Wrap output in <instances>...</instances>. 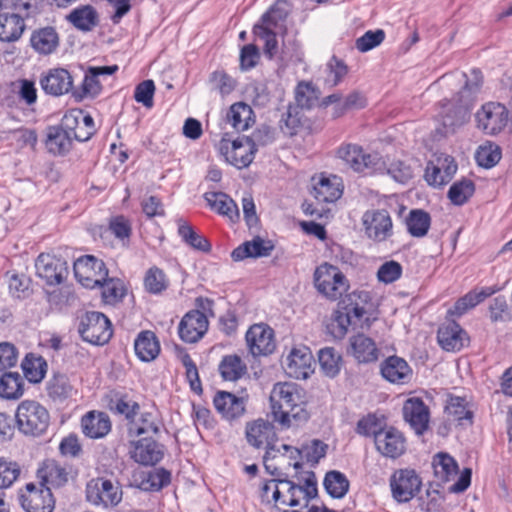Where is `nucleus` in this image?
<instances>
[{
    "label": "nucleus",
    "instance_id": "obj_1",
    "mask_svg": "<svg viewBox=\"0 0 512 512\" xmlns=\"http://www.w3.org/2000/svg\"><path fill=\"white\" fill-rule=\"evenodd\" d=\"M482 82V74L476 69L472 70L469 75L465 73H455L445 75L439 79L438 83L448 88L461 86L457 94L448 101V104L455 107V111L453 117L449 114L443 117V125L445 127L453 128L466 122L468 111L482 86Z\"/></svg>",
    "mask_w": 512,
    "mask_h": 512
},
{
    "label": "nucleus",
    "instance_id": "obj_2",
    "mask_svg": "<svg viewBox=\"0 0 512 512\" xmlns=\"http://www.w3.org/2000/svg\"><path fill=\"white\" fill-rule=\"evenodd\" d=\"M270 403L274 421L283 427H290L309 418L303 397L293 383H277L270 394Z\"/></svg>",
    "mask_w": 512,
    "mask_h": 512
},
{
    "label": "nucleus",
    "instance_id": "obj_3",
    "mask_svg": "<svg viewBox=\"0 0 512 512\" xmlns=\"http://www.w3.org/2000/svg\"><path fill=\"white\" fill-rule=\"evenodd\" d=\"M371 297L366 291H353L343 300V310H336L327 326L334 338H343L350 325H360L367 314V304Z\"/></svg>",
    "mask_w": 512,
    "mask_h": 512
},
{
    "label": "nucleus",
    "instance_id": "obj_4",
    "mask_svg": "<svg viewBox=\"0 0 512 512\" xmlns=\"http://www.w3.org/2000/svg\"><path fill=\"white\" fill-rule=\"evenodd\" d=\"M16 426L20 433L29 437H40L50 424L47 408L35 400L21 401L15 412Z\"/></svg>",
    "mask_w": 512,
    "mask_h": 512
},
{
    "label": "nucleus",
    "instance_id": "obj_5",
    "mask_svg": "<svg viewBox=\"0 0 512 512\" xmlns=\"http://www.w3.org/2000/svg\"><path fill=\"white\" fill-rule=\"evenodd\" d=\"M337 156L357 173L372 175L385 168L384 159L380 154L366 153L357 144H342L337 150Z\"/></svg>",
    "mask_w": 512,
    "mask_h": 512
},
{
    "label": "nucleus",
    "instance_id": "obj_6",
    "mask_svg": "<svg viewBox=\"0 0 512 512\" xmlns=\"http://www.w3.org/2000/svg\"><path fill=\"white\" fill-rule=\"evenodd\" d=\"M337 156L357 173L372 175L385 168L384 159L380 154L366 153L357 144H342L337 150Z\"/></svg>",
    "mask_w": 512,
    "mask_h": 512
},
{
    "label": "nucleus",
    "instance_id": "obj_7",
    "mask_svg": "<svg viewBox=\"0 0 512 512\" xmlns=\"http://www.w3.org/2000/svg\"><path fill=\"white\" fill-rule=\"evenodd\" d=\"M314 283L317 290L331 300H337L349 288L348 280L340 269L328 263L317 267Z\"/></svg>",
    "mask_w": 512,
    "mask_h": 512
},
{
    "label": "nucleus",
    "instance_id": "obj_8",
    "mask_svg": "<svg viewBox=\"0 0 512 512\" xmlns=\"http://www.w3.org/2000/svg\"><path fill=\"white\" fill-rule=\"evenodd\" d=\"M261 130L253 134V139L249 137H239L229 142L222 140L219 150L224 155L227 162L238 169L245 168L251 164L257 151L255 141L260 140Z\"/></svg>",
    "mask_w": 512,
    "mask_h": 512
},
{
    "label": "nucleus",
    "instance_id": "obj_9",
    "mask_svg": "<svg viewBox=\"0 0 512 512\" xmlns=\"http://www.w3.org/2000/svg\"><path fill=\"white\" fill-rule=\"evenodd\" d=\"M245 438L247 443L256 449L264 448L266 450L264 459L274 457V452H280L276 449L277 434L274 425L268 420L262 418L250 421L245 426Z\"/></svg>",
    "mask_w": 512,
    "mask_h": 512
},
{
    "label": "nucleus",
    "instance_id": "obj_10",
    "mask_svg": "<svg viewBox=\"0 0 512 512\" xmlns=\"http://www.w3.org/2000/svg\"><path fill=\"white\" fill-rule=\"evenodd\" d=\"M393 499L398 503H407L421 490L422 480L414 469L395 470L389 479Z\"/></svg>",
    "mask_w": 512,
    "mask_h": 512
},
{
    "label": "nucleus",
    "instance_id": "obj_11",
    "mask_svg": "<svg viewBox=\"0 0 512 512\" xmlns=\"http://www.w3.org/2000/svg\"><path fill=\"white\" fill-rule=\"evenodd\" d=\"M73 269L78 282L90 289L98 287L108 276L105 263L93 255L79 257L74 262Z\"/></svg>",
    "mask_w": 512,
    "mask_h": 512
},
{
    "label": "nucleus",
    "instance_id": "obj_12",
    "mask_svg": "<svg viewBox=\"0 0 512 512\" xmlns=\"http://www.w3.org/2000/svg\"><path fill=\"white\" fill-rule=\"evenodd\" d=\"M82 339L94 345H104L112 336L110 320L100 312H88L79 325Z\"/></svg>",
    "mask_w": 512,
    "mask_h": 512
},
{
    "label": "nucleus",
    "instance_id": "obj_13",
    "mask_svg": "<svg viewBox=\"0 0 512 512\" xmlns=\"http://www.w3.org/2000/svg\"><path fill=\"white\" fill-rule=\"evenodd\" d=\"M86 494L91 504L105 508L114 507L122 500V490L118 483L104 478L91 481L87 485Z\"/></svg>",
    "mask_w": 512,
    "mask_h": 512
},
{
    "label": "nucleus",
    "instance_id": "obj_14",
    "mask_svg": "<svg viewBox=\"0 0 512 512\" xmlns=\"http://www.w3.org/2000/svg\"><path fill=\"white\" fill-rule=\"evenodd\" d=\"M478 128L486 134L495 135L503 130L508 122L507 108L498 102H489L476 114Z\"/></svg>",
    "mask_w": 512,
    "mask_h": 512
},
{
    "label": "nucleus",
    "instance_id": "obj_15",
    "mask_svg": "<svg viewBox=\"0 0 512 512\" xmlns=\"http://www.w3.org/2000/svg\"><path fill=\"white\" fill-rule=\"evenodd\" d=\"M362 223L366 235L374 241H385L393 234L391 216L384 209L366 211Z\"/></svg>",
    "mask_w": 512,
    "mask_h": 512
},
{
    "label": "nucleus",
    "instance_id": "obj_16",
    "mask_svg": "<svg viewBox=\"0 0 512 512\" xmlns=\"http://www.w3.org/2000/svg\"><path fill=\"white\" fill-rule=\"evenodd\" d=\"M245 339L253 356H267L276 348L274 331L266 324L252 325L246 332Z\"/></svg>",
    "mask_w": 512,
    "mask_h": 512
},
{
    "label": "nucleus",
    "instance_id": "obj_17",
    "mask_svg": "<svg viewBox=\"0 0 512 512\" xmlns=\"http://www.w3.org/2000/svg\"><path fill=\"white\" fill-rule=\"evenodd\" d=\"M313 356L307 346L294 347L287 355L283 366L285 373L295 379H307L313 373Z\"/></svg>",
    "mask_w": 512,
    "mask_h": 512
},
{
    "label": "nucleus",
    "instance_id": "obj_18",
    "mask_svg": "<svg viewBox=\"0 0 512 512\" xmlns=\"http://www.w3.org/2000/svg\"><path fill=\"white\" fill-rule=\"evenodd\" d=\"M35 268L37 275L51 286L61 284L67 275L66 262L51 254H40Z\"/></svg>",
    "mask_w": 512,
    "mask_h": 512
},
{
    "label": "nucleus",
    "instance_id": "obj_19",
    "mask_svg": "<svg viewBox=\"0 0 512 512\" xmlns=\"http://www.w3.org/2000/svg\"><path fill=\"white\" fill-rule=\"evenodd\" d=\"M374 441L378 452L388 458L395 459L406 450V439L403 433L394 427L379 429Z\"/></svg>",
    "mask_w": 512,
    "mask_h": 512
},
{
    "label": "nucleus",
    "instance_id": "obj_20",
    "mask_svg": "<svg viewBox=\"0 0 512 512\" xmlns=\"http://www.w3.org/2000/svg\"><path fill=\"white\" fill-rule=\"evenodd\" d=\"M209 322L207 316L197 310L187 312L178 326V334L186 343L198 342L207 332Z\"/></svg>",
    "mask_w": 512,
    "mask_h": 512
},
{
    "label": "nucleus",
    "instance_id": "obj_21",
    "mask_svg": "<svg viewBox=\"0 0 512 512\" xmlns=\"http://www.w3.org/2000/svg\"><path fill=\"white\" fill-rule=\"evenodd\" d=\"M21 506L26 512H52L54 499L49 487L38 488L34 484L26 485L20 495Z\"/></svg>",
    "mask_w": 512,
    "mask_h": 512
},
{
    "label": "nucleus",
    "instance_id": "obj_22",
    "mask_svg": "<svg viewBox=\"0 0 512 512\" xmlns=\"http://www.w3.org/2000/svg\"><path fill=\"white\" fill-rule=\"evenodd\" d=\"M403 417L416 434L422 435L429 427L430 410L421 398L410 397L404 402Z\"/></svg>",
    "mask_w": 512,
    "mask_h": 512
},
{
    "label": "nucleus",
    "instance_id": "obj_23",
    "mask_svg": "<svg viewBox=\"0 0 512 512\" xmlns=\"http://www.w3.org/2000/svg\"><path fill=\"white\" fill-rule=\"evenodd\" d=\"M129 454L131 458L141 465H155L164 455L163 447L150 437L131 441Z\"/></svg>",
    "mask_w": 512,
    "mask_h": 512
},
{
    "label": "nucleus",
    "instance_id": "obj_24",
    "mask_svg": "<svg viewBox=\"0 0 512 512\" xmlns=\"http://www.w3.org/2000/svg\"><path fill=\"white\" fill-rule=\"evenodd\" d=\"M247 397L237 396L231 392L218 391L213 399L217 412L226 420L240 418L246 411Z\"/></svg>",
    "mask_w": 512,
    "mask_h": 512
},
{
    "label": "nucleus",
    "instance_id": "obj_25",
    "mask_svg": "<svg viewBox=\"0 0 512 512\" xmlns=\"http://www.w3.org/2000/svg\"><path fill=\"white\" fill-rule=\"evenodd\" d=\"M71 473L68 465L62 464L55 459H46L38 468L37 475L41 480V484L45 487L59 488L64 486Z\"/></svg>",
    "mask_w": 512,
    "mask_h": 512
},
{
    "label": "nucleus",
    "instance_id": "obj_26",
    "mask_svg": "<svg viewBox=\"0 0 512 512\" xmlns=\"http://www.w3.org/2000/svg\"><path fill=\"white\" fill-rule=\"evenodd\" d=\"M313 196L318 202L329 203L338 200L343 193V184L336 175L320 174L313 177Z\"/></svg>",
    "mask_w": 512,
    "mask_h": 512
},
{
    "label": "nucleus",
    "instance_id": "obj_27",
    "mask_svg": "<svg viewBox=\"0 0 512 512\" xmlns=\"http://www.w3.org/2000/svg\"><path fill=\"white\" fill-rule=\"evenodd\" d=\"M42 89L50 95L60 96L73 91V78L64 68L51 69L40 80Z\"/></svg>",
    "mask_w": 512,
    "mask_h": 512
},
{
    "label": "nucleus",
    "instance_id": "obj_28",
    "mask_svg": "<svg viewBox=\"0 0 512 512\" xmlns=\"http://www.w3.org/2000/svg\"><path fill=\"white\" fill-rule=\"evenodd\" d=\"M45 136V146L53 155H65L72 148L73 140L69 130L64 126L63 119L59 125L47 127Z\"/></svg>",
    "mask_w": 512,
    "mask_h": 512
},
{
    "label": "nucleus",
    "instance_id": "obj_29",
    "mask_svg": "<svg viewBox=\"0 0 512 512\" xmlns=\"http://www.w3.org/2000/svg\"><path fill=\"white\" fill-rule=\"evenodd\" d=\"M381 374L389 382L404 385L412 379V369L409 364L398 356H390L381 364Z\"/></svg>",
    "mask_w": 512,
    "mask_h": 512
},
{
    "label": "nucleus",
    "instance_id": "obj_30",
    "mask_svg": "<svg viewBox=\"0 0 512 512\" xmlns=\"http://www.w3.org/2000/svg\"><path fill=\"white\" fill-rule=\"evenodd\" d=\"M59 44L60 37L54 27L38 28L31 33L30 46L39 55L47 56L56 52Z\"/></svg>",
    "mask_w": 512,
    "mask_h": 512
},
{
    "label": "nucleus",
    "instance_id": "obj_31",
    "mask_svg": "<svg viewBox=\"0 0 512 512\" xmlns=\"http://www.w3.org/2000/svg\"><path fill=\"white\" fill-rule=\"evenodd\" d=\"M81 427L85 436L91 439H99L110 432L111 421L104 412L90 411L82 417Z\"/></svg>",
    "mask_w": 512,
    "mask_h": 512
},
{
    "label": "nucleus",
    "instance_id": "obj_32",
    "mask_svg": "<svg viewBox=\"0 0 512 512\" xmlns=\"http://www.w3.org/2000/svg\"><path fill=\"white\" fill-rule=\"evenodd\" d=\"M440 346L446 351H459L467 342L466 332L455 321L448 322L438 329Z\"/></svg>",
    "mask_w": 512,
    "mask_h": 512
},
{
    "label": "nucleus",
    "instance_id": "obj_33",
    "mask_svg": "<svg viewBox=\"0 0 512 512\" xmlns=\"http://www.w3.org/2000/svg\"><path fill=\"white\" fill-rule=\"evenodd\" d=\"M161 426L162 422L157 411H139L137 416L129 422L128 433L130 436L156 435L160 432Z\"/></svg>",
    "mask_w": 512,
    "mask_h": 512
},
{
    "label": "nucleus",
    "instance_id": "obj_34",
    "mask_svg": "<svg viewBox=\"0 0 512 512\" xmlns=\"http://www.w3.org/2000/svg\"><path fill=\"white\" fill-rule=\"evenodd\" d=\"M204 199L212 210L227 217L231 222L239 220L240 213L238 206L227 194L223 192H206Z\"/></svg>",
    "mask_w": 512,
    "mask_h": 512
},
{
    "label": "nucleus",
    "instance_id": "obj_35",
    "mask_svg": "<svg viewBox=\"0 0 512 512\" xmlns=\"http://www.w3.org/2000/svg\"><path fill=\"white\" fill-rule=\"evenodd\" d=\"M134 350L141 361L154 360L160 353V343L156 334L150 330L141 331L135 338Z\"/></svg>",
    "mask_w": 512,
    "mask_h": 512
},
{
    "label": "nucleus",
    "instance_id": "obj_36",
    "mask_svg": "<svg viewBox=\"0 0 512 512\" xmlns=\"http://www.w3.org/2000/svg\"><path fill=\"white\" fill-rule=\"evenodd\" d=\"M274 246L270 241H264L260 237L254 238L238 246L231 253L234 261H241L248 257H266L269 256Z\"/></svg>",
    "mask_w": 512,
    "mask_h": 512
},
{
    "label": "nucleus",
    "instance_id": "obj_37",
    "mask_svg": "<svg viewBox=\"0 0 512 512\" xmlns=\"http://www.w3.org/2000/svg\"><path fill=\"white\" fill-rule=\"evenodd\" d=\"M66 19L76 29L83 32L91 31L99 23V15L91 5H83L73 9L66 16Z\"/></svg>",
    "mask_w": 512,
    "mask_h": 512
},
{
    "label": "nucleus",
    "instance_id": "obj_38",
    "mask_svg": "<svg viewBox=\"0 0 512 512\" xmlns=\"http://www.w3.org/2000/svg\"><path fill=\"white\" fill-rule=\"evenodd\" d=\"M25 28V22L14 13L0 14V41L10 43L19 40Z\"/></svg>",
    "mask_w": 512,
    "mask_h": 512
},
{
    "label": "nucleus",
    "instance_id": "obj_39",
    "mask_svg": "<svg viewBox=\"0 0 512 512\" xmlns=\"http://www.w3.org/2000/svg\"><path fill=\"white\" fill-rule=\"evenodd\" d=\"M350 351L358 362L363 363L375 361L378 356L374 341L364 334L355 335L350 339Z\"/></svg>",
    "mask_w": 512,
    "mask_h": 512
},
{
    "label": "nucleus",
    "instance_id": "obj_40",
    "mask_svg": "<svg viewBox=\"0 0 512 512\" xmlns=\"http://www.w3.org/2000/svg\"><path fill=\"white\" fill-rule=\"evenodd\" d=\"M328 446L320 440H313L309 444L303 445L301 449L292 448L287 444H282L281 449L285 452L291 451V458H298L301 454H304L307 462L317 464L319 460L325 457Z\"/></svg>",
    "mask_w": 512,
    "mask_h": 512
},
{
    "label": "nucleus",
    "instance_id": "obj_41",
    "mask_svg": "<svg viewBox=\"0 0 512 512\" xmlns=\"http://www.w3.org/2000/svg\"><path fill=\"white\" fill-rule=\"evenodd\" d=\"M221 377L226 381H237L247 372V366L236 354L226 355L219 364Z\"/></svg>",
    "mask_w": 512,
    "mask_h": 512
},
{
    "label": "nucleus",
    "instance_id": "obj_42",
    "mask_svg": "<svg viewBox=\"0 0 512 512\" xmlns=\"http://www.w3.org/2000/svg\"><path fill=\"white\" fill-rule=\"evenodd\" d=\"M318 362L323 374L329 378L336 377L342 367V357L333 347H324L318 352Z\"/></svg>",
    "mask_w": 512,
    "mask_h": 512
},
{
    "label": "nucleus",
    "instance_id": "obj_43",
    "mask_svg": "<svg viewBox=\"0 0 512 512\" xmlns=\"http://www.w3.org/2000/svg\"><path fill=\"white\" fill-rule=\"evenodd\" d=\"M493 291L490 289H482L481 291H470L463 297L458 299L454 306L448 310L450 315L461 316L468 310L474 308L476 305L489 297Z\"/></svg>",
    "mask_w": 512,
    "mask_h": 512
},
{
    "label": "nucleus",
    "instance_id": "obj_44",
    "mask_svg": "<svg viewBox=\"0 0 512 512\" xmlns=\"http://www.w3.org/2000/svg\"><path fill=\"white\" fill-rule=\"evenodd\" d=\"M253 111L245 103L233 104L226 116L227 122L237 131H244L250 127Z\"/></svg>",
    "mask_w": 512,
    "mask_h": 512
},
{
    "label": "nucleus",
    "instance_id": "obj_45",
    "mask_svg": "<svg viewBox=\"0 0 512 512\" xmlns=\"http://www.w3.org/2000/svg\"><path fill=\"white\" fill-rule=\"evenodd\" d=\"M430 225V215L421 209L411 210L406 218L407 230L413 237H424L428 233Z\"/></svg>",
    "mask_w": 512,
    "mask_h": 512
},
{
    "label": "nucleus",
    "instance_id": "obj_46",
    "mask_svg": "<svg viewBox=\"0 0 512 512\" xmlns=\"http://www.w3.org/2000/svg\"><path fill=\"white\" fill-rule=\"evenodd\" d=\"M22 370L29 382L39 383L47 372V363L41 356L29 354L22 361Z\"/></svg>",
    "mask_w": 512,
    "mask_h": 512
},
{
    "label": "nucleus",
    "instance_id": "obj_47",
    "mask_svg": "<svg viewBox=\"0 0 512 512\" xmlns=\"http://www.w3.org/2000/svg\"><path fill=\"white\" fill-rule=\"evenodd\" d=\"M385 168L381 171H377L376 174H388L396 182L405 184L413 178L414 172L410 164L405 161L394 159H384Z\"/></svg>",
    "mask_w": 512,
    "mask_h": 512
},
{
    "label": "nucleus",
    "instance_id": "obj_48",
    "mask_svg": "<svg viewBox=\"0 0 512 512\" xmlns=\"http://www.w3.org/2000/svg\"><path fill=\"white\" fill-rule=\"evenodd\" d=\"M347 73L348 67L344 61L333 56L328 60L323 71L324 84L329 88L335 87L342 82Z\"/></svg>",
    "mask_w": 512,
    "mask_h": 512
},
{
    "label": "nucleus",
    "instance_id": "obj_49",
    "mask_svg": "<svg viewBox=\"0 0 512 512\" xmlns=\"http://www.w3.org/2000/svg\"><path fill=\"white\" fill-rule=\"evenodd\" d=\"M323 485L327 493L333 498H343L349 489L347 477L339 471H330L326 474Z\"/></svg>",
    "mask_w": 512,
    "mask_h": 512
},
{
    "label": "nucleus",
    "instance_id": "obj_50",
    "mask_svg": "<svg viewBox=\"0 0 512 512\" xmlns=\"http://www.w3.org/2000/svg\"><path fill=\"white\" fill-rule=\"evenodd\" d=\"M23 379L18 373H5L0 378V396L5 399H18L23 393Z\"/></svg>",
    "mask_w": 512,
    "mask_h": 512
},
{
    "label": "nucleus",
    "instance_id": "obj_51",
    "mask_svg": "<svg viewBox=\"0 0 512 512\" xmlns=\"http://www.w3.org/2000/svg\"><path fill=\"white\" fill-rule=\"evenodd\" d=\"M445 413L449 420L462 422L467 420L469 423L472 421V411L468 408V403L465 398L459 396H450L445 406Z\"/></svg>",
    "mask_w": 512,
    "mask_h": 512
},
{
    "label": "nucleus",
    "instance_id": "obj_52",
    "mask_svg": "<svg viewBox=\"0 0 512 512\" xmlns=\"http://www.w3.org/2000/svg\"><path fill=\"white\" fill-rule=\"evenodd\" d=\"M169 286V280L163 270L154 266L147 270L144 277L145 290L151 294H161Z\"/></svg>",
    "mask_w": 512,
    "mask_h": 512
},
{
    "label": "nucleus",
    "instance_id": "obj_53",
    "mask_svg": "<svg viewBox=\"0 0 512 512\" xmlns=\"http://www.w3.org/2000/svg\"><path fill=\"white\" fill-rule=\"evenodd\" d=\"M178 234L183 241L194 249L208 252L211 249L209 241L202 235L197 234L186 222H178Z\"/></svg>",
    "mask_w": 512,
    "mask_h": 512
},
{
    "label": "nucleus",
    "instance_id": "obj_54",
    "mask_svg": "<svg viewBox=\"0 0 512 512\" xmlns=\"http://www.w3.org/2000/svg\"><path fill=\"white\" fill-rule=\"evenodd\" d=\"M102 288V299L106 304H115L120 302L125 296V286L122 280L118 278H108L100 285Z\"/></svg>",
    "mask_w": 512,
    "mask_h": 512
},
{
    "label": "nucleus",
    "instance_id": "obj_55",
    "mask_svg": "<svg viewBox=\"0 0 512 512\" xmlns=\"http://www.w3.org/2000/svg\"><path fill=\"white\" fill-rule=\"evenodd\" d=\"M433 468L436 477L442 482H447L455 475L458 469L456 461L446 453H439L434 457Z\"/></svg>",
    "mask_w": 512,
    "mask_h": 512
},
{
    "label": "nucleus",
    "instance_id": "obj_56",
    "mask_svg": "<svg viewBox=\"0 0 512 512\" xmlns=\"http://www.w3.org/2000/svg\"><path fill=\"white\" fill-rule=\"evenodd\" d=\"M44 0H11L10 8L12 13L21 17L23 22L26 19L37 16L41 13Z\"/></svg>",
    "mask_w": 512,
    "mask_h": 512
},
{
    "label": "nucleus",
    "instance_id": "obj_57",
    "mask_svg": "<svg viewBox=\"0 0 512 512\" xmlns=\"http://www.w3.org/2000/svg\"><path fill=\"white\" fill-rule=\"evenodd\" d=\"M475 185L470 179L455 182L448 191V198L454 205L461 206L474 194Z\"/></svg>",
    "mask_w": 512,
    "mask_h": 512
},
{
    "label": "nucleus",
    "instance_id": "obj_58",
    "mask_svg": "<svg viewBox=\"0 0 512 512\" xmlns=\"http://www.w3.org/2000/svg\"><path fill=\"white\" fill-rule=\"evenodd\" d=\"M287 2L279 0L272 5L269 10L261 17V23L257 25L266 26L268 29H273L283 22L288 15Z\"/></svg>",
    "mask_w": 512,
    "mask_h": 512
},
{
    "label": "nucleus",
    "instance_id": "obj_59",
    "mask_svg": "<svg viewBox=\"0 0 512 512\" xmlns=\"http://www.w3.org/2000/svg\"><path fill=\"white\" fill-rule=\"evenodd\" d=\"M478 165L491 168L495 166L501 159V149L497 144L486 143L479 146L475 154Z\"/></svg>",
    "mask_w": 512,
    "mask_h": 512
},
{
    "label": "nucleus",
    "instance_id": "obj_60",
    "mask_svg": "<svg viewBox=\"0 0 512 512\" xmlns=\"http://www.w3.org/2000/svg\"><path fill=\"white\" fill-rule=\"evenodd\" d=\"M20 466L17 462L0 457V489H6L20 476Z\"/></svg>",
    "mask_w": 512,
    "mask_h": 512
},
{
    "label": "nucleus",
    "instance_id": "obj_61",
    "mask_svg": "<svg viewBox=\"0 0 512 512\" xmlns=\"http://www.w3.org/2000/svg\"><path fill=\"white\" fill-rule=\"evenodd\" d=\"M62 119L64 121V126L69 130L72 140L84 142L89 140L94 134V129L79 124L77 118L74 117L73 114L65 113Z\"/></svg>",
    "mask_w": 512,
    "mask_h": 512
},
{
    "label": "nucleus",
    "instance_id": "obj_62",
    "mask_svg": "<svg viewBox=\"0 0 512 512\" xmlns=\"http://www.w3.org/2000/svg\"><path fill=\"white\" fill-rule=\"evenodd\" d=\"M101 91V84L98 80V77L93 73H88L85 75L82 87L80 90H73L72 96L81 101L87 97H96Z\"/></svg>",
    "mask_w": 512,
    "mask_h": 512
},
{
    "label": "nucleus",
    "instance_id": "obj_63",
    "mask_svg": "<svg viewBox=\"0 0 512 512\" xmlns=\"http://www.w3.org/2000/svg\"><path fill=\"white\" fill-rule=\"evenodd\" d=\"M279 500L275 501L274 505H284V506H298V501L294 498L295 492L301 493V491L296 487V484L287 479L279 480Z\"/></svg>",
    "mask_w": 512,
    "mask_h": 512
},
{
    "label": "nucleus",
    "instance_id": "obj_64",
    "mask_svg": "<svg viewBox=\"0 0 512 512\" xmlns=\"http://www.w3.org/2000/svg\"><path fill=\"white\" fill-rule=\"evenodd\" d=\"M297 107L289 106L282 114L279 121V127L281 131L288 136L296 134L298 127L300 126V117L298 115Z\"/></svg>",
    "mask_w": 512,
    "mask_h": 512
}]
</instances>
